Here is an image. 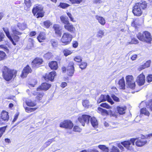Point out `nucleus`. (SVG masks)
Returning <instances> with one entry per match:
<instances>
[{"mask_svg":"<svg viewBox=\"0 0 152 152\" xmlns=\"http://www.w3.org/2000/svg\"><path fill=\"white\" fill-rule=\"evenodd\" d=\"M56 75V72L54 71L48 74H46L44 78L46 80H53L54 77Z\"/></svg>","mask_w":152,"mask_h":152,"instance_id":"12","label":"nucleus"},{"mask_svg":"<svg viewBox=\"0 0 152 152\" xmlns=\"http://www.w3.org/2000/svg\"><path fill=\"white\" fill-rule=\"evenodd\" d=\"M107 100L111 104L114 103V102L112 101L110 96L109 95H101L98 99L97 100V103H99L102 102H103Z\"/></svg>","mask_w":152,"mask_h":152,"instance_id":"8","label":"nucleus"},{"mask_svg":"<svg viewBox=\"0 0 152 152\" xmlns=\"http://www.w3.org/2000/svg\"><path fill=\"white\" fill-rule=\"evenodd\" d=\"M53 28L55 31V33L61 36V28L60 26L58 24H55L53 26Z\"/></svg>","mask_w":152,"mask_h":152,"instance_id":"23","label":"nucleus"},{"mask_svg":"<svg viewBox=\"0 0 152 152\" xmlns=\"http://www.w3.org/2000/svg\"><path fill=\"white\" fill-rule=\"evenodd\" d=\"M49 66L51 69L56 70L58 68L57 62L52 61L49 63Z\"/></svg>","mask_w":152,"mask_h":152,"instance_id":"25","label":"nucleus"},{"mask_svg":"<svg viewBox=\"0 0 152 152\" xmlns=\"http://www.w3.org/2000/svg\"><path fill=\"white\" fill-rule=\"evenodd\" d=\"M147 81L148 83H150L152 81V75H149L147 77Z\"/></svg>","mask_w":152,"mask_h":152,"instance_id":"59","label":"nucleus"},{"mask_svg":"<svg viewBox=\"0 0 152 152\" xmlns=\"http://www.w3.org/2000/svg\"><path fill=\"white\" fill-rule=\"evenodd\" d=\"M64 27L66 30L72 33L74 32L75 30V28L73 25L70 24L69 23L66 25H64Z\"/></svg>","mask_w":152,"mask_h":152,"instance_id":"19","label":"nucleus"},{"mask_svg":"<svg viewBox=\"0 0 152 152\" xmlns=\"http://www.w3.org/2000/svg\"><path fill=\"white\" fill-rule=\"evenodd\" d=\"M100 105L101 107L107 109H110L111 107L106 103H102L100 104Z\"/></svg>","mask_w":152,"mask_h":152,"instance_id":"47","label":"nucleus"},{"mask_svg":"<svg viewBox=\"0 0 152 152\" xmlns=\"http://www.w3.org/2000/svg\"><path fill=\"white\" fill-rule=\"evenodd\" d=\"M78 43L76 41H74L73 44V46L75 48H77L78 46Z\"/></svg>","mask_w":152,"mask_h":152,"instance_id":"64","label":"nucleus"},{"mask_svg":"<svg viewBox=\"0 0 152 152\" xmlns=\"http://www.w3.org/2000/svg\"><path fill=\"white\" fill-rule=\"evenodd\" d=\"M17 27L21 30H24L26 28V25L25 23H18L17 24Z\"/></svg>","mask_w":152,"mask_h":152,"instance_id":"30","label":"nucleus"},{"mask_svg":"<svg viewBox=\"0 0 152 152\" xmlns=\"http://www.w3.org/2000/svg\"><path fill=\"white\" fill-rule=\"evenodd\" d=\"M96 19L98 20V22L102 25L104 26L105 24V20L103 17L100 16L98 15H96L95 16Z\"/></svg>","mask_w":152,"mask_h":152,"instance_id":"22","label":"nucleus"},{"mask_svg":"<svg viewBox=\"0 0 152 152\" xmlns=\"http://www.w3.org/2000/svg\"><path fill=\"white\" fill-rule=\"evenodd\" d=\"M45 39V34L43 32L40 33L37 37V39L40 42H43Z\"/></svg>","mask_w":152,"mask_h":152,"instance_id":"27","label":"nucleus"},{"mask_svg":"<svg viewBox=\"0 0 152 152\" xmlns=\"http://www.w3.org/2000/svg\"><path fill=\"white\" fill-rule=\"evenodd\" d=\"M141 113L144 114L145 115L149 116L150 114L149 112L146 110L145 108H143L141 110Z\"/></svg>","mask_w":152,"mask_h":152,"instance_id":"42","label":"nucleus"},{"mask_svg":"<svg viewBox=\"0 0 152 152\" xmlns=\"http://www.w3.org/2000/svg\"><path fill=\"white\" fill-rule=\"evenodd\" d=\"M50 42L52 46L53 47H56L57 46L58 43L54 39H51Z\"/></svg>","mask_w":152,"mask_h":152,"instance_id":"48","label":"nucleus"},{"mask_svg":"<svg viewBox=\"0 0 152 152\" xmlns=\"http://www.w3.org/2000/svg\"><path fill=\"white\" fill-rule=\"evenodd\" d=\"M136 140V138H132L129 141H125L121 142V144L127 149L131 151H134V143Z\"/></svg>","mask_w":152,"mask_h":152,"instance_id":"4","label":"nucleus"},{"mask_svg":"<svg viewBox=\"0 0 152 152\" xmlns=\"http://www.w3.org/2000/svg\"><path fill=\"white\" fill-rule=\"evenodd\" d=\"M31 71V69L28 65L25 67L22 71V73L21 75V77L24 78L26 77L27 75Z\"/></svg>","mask_w":152,"mask_h":152,"instance_id":"14","label":"nucleus"},{"mask_svg":"<svg viewBox=\"0 0 152 152\" xmlns=\"http://www.w3.org/2000/svg\"><path fill=\"white\" fill-rule=\"evenodd\" d=\"M0 48L4 49L5 51L8 52L9 51V50L8 48L5 46L4 45H0Z\"/></svg>","mask_w":152,"mask_h":152,"instance_id":"62","label":"nucleus"},{"mask_svg":"<svg viewBox=\"0 0 152 152\" xmlns=\"http://www.w3.org/2000/svg\"><path fill=\"white\" fill-rule=\"evenodd\" d=\"M118 112L120 114H124L125 113L126 107L125 106H118L117 107Z\"/></svg>","mask_w":152,"mask_h":152,"instance_id":"26","label":"nucleus"},{"mask_svg":"<svg viewBox=\"0 0 152 152\" xmlns=\"http://www.w3.org/2000/svg\"><path fill=\"white\" fill-rule=\"evenodd\" d=\"M5 37L4 34L2 32H0V42L3 41Z\"/></svg>","mask_w":152,"mask_h":152,"instance_id":"61","label":"nucleus"},{"mask_svg":"<svg viewBox=\"0 0 152 152\" xmlns=\"http://www.w3.org/2000/svg\"><path fill=\"white\" fill-rule=\"evenodd\" d=\"M12 32L15 35H20L22 34L21 33L18 31L15 26H12L11 28Z\"/></svg>","mask_w":152,"mask_h":152,"instance_id":"36","label":"nucleus"},{"mask_svg":"<svg viewBox=\"0 0 152 152\" xmlns=\"http://www.w3.org/2000/svg\"><path fill=\"white\" fill-rule=\"evenodd\" d=\"M137 56L136 54L133 55L131 57V59L132 61L136 60L137 58Z\"/></svg>","mask_w":152,"mask_h":152,"instance_id":"63","label":"nucleus"},{"mask_svg":"<svg viewBox=\"0 0 152 152\" xmlns=\"http://www.w3.org/2000/svg\"><path fill=\"white\" fill-rule=\"evenodd\" d=\"M6 56L5 53L2 51H0V61L3 60Z\"/></svg>","mask_w":152,"mask_h":152,"instance_id":"45","label":"nucleus"},{"mask_svg":"<svg viewBox=\"0 0 152 152\" xmlns=\"http://www.w3.org/2000/svg\"><path fill=\"white\" fill-rule=\"evenodd\" d=\"M119 86L121 89H124L125 88V84L124 77L121 79L118 82Z\"/></svg>","mask_w":152,"mask_h":152,"instance_id":"28","label":"nucleus"},{"mask_svg":"<svg viewBox=\"0 0 152 152\" xmlns=\"http://www.w3.org/2000/svg\"><path fill=\"white\" fill-rule=\"evenodd\" d=\"M54 141V138L48 140L47 142L45 143L44 145L40 148V151H42L45 148L49 146L52 142Z\"/></svg>","mask_w":152,"mask_h":152,"instance_id":"24","label":"nucleus"},{"mask_svg":"<svg viewBox=\"0 0 152 152\" xmlns=\"http://www.w3.org/2000/svg\"><path fill=\"white\" fill-rule=\"evenodd\" d=\"M24 3L25 5L24 6V9L27 11L28 9L30 7L31 5V3L30 0H24Z\"/></svg>","mask_w":152,"mask_h":152,"instance_id":"34","label":"nucleus"},{"mask_svg":"<svg viewBox=\"0 0 152 152\" xmlns=\"http://www.w3.org/2000/svg\"><path fill=\"white\" fill-rule=\"evenodd\" d=\"M6 129V127L4 126L0 128V138L2 136Z\"/></svg>","mask_w":152,"mask_h":152,"instance_id":"55","label":"nucleus"},{"mask_svg":"<svg viewBox=\"0 0 152 152\" xmlns=\"http://www.w3.org/2000/svg\"><path fill=\"white\" fill-rule=\"evenodd\" d=\"M73 126V124L72 122L69 120H65L60 124V127L69 129H72Z\"/></svg>","mask_w":152,"mask_h":152,"instance_id":"9","label":"nucleus"},{"mask_svg":"<svg viewBox=\"0 0 152 152\" xmlns=\"http://www.w3.org/2000/svg\"><path fill=\"white\" fill-rule=\"evenodd\" d=\"M67 71L69 75L72 76L73 75L74 71V63L73 62H70L67 68Z\"/></svg>","mask_w":152,"mask_h":152,"instance_id":"10","label":"nucleus"},{"mask_svg":"<svg viewBox=\"0 0 152 152\" xmlns=\"http://www.w3.org/2000/svg\"><path fill=\"white\" fill-rule=\"evenodd\" d=\"M51 85L47 83H43L42 86L39 88H37V91H39L40 90L46 91L51 87Z\"/></svg>","mask_w":152,"mask_h":152,"instance_id":"18","label":"nucleus"},{"mask_svg":"<svg viewBox=\"0 0 152 152\" xmlns=\"http://www.w3.org/2000/svg\"><path fill=\"white\" fill-rule=\"evenodd\" d=\"M110 152H119L120 151L117 147L114 145L112 146L111 148H110Z\"/></svg>","mask_w":152,"mask_h":152,"instance_id":"40","label":"nucleus"},{"mask_svg":"<svg viewBox=\"0 0 152 152\" xmlns=\"http://www.w3.org/2000/svg\"><path fill=\"white\" fill-rule=\"evenodd\" d=\"M2 72L4 78L7 81H9L14 77H15L17 73L16 71L10 70L6 66L4 67Z\"/></svg>","mask_w":152,"mask_h":152,"instance_id":"1","label":"nucleus"},{"mask_svg":"<svg viewBox=\"0 0 152 152\" xmlns=\"http://www.w3.org/2000/svg\"><path fill=\"white\" fill-rule=\"evenodd\" d=\"M0 117L3 121H8L9 118L8 112L5 111H3L1 113Z\"/></svg>","mask_w":152,"mask_h":152,"instance_id":"20","label":"nucleus"},{"mask_svg":"<svg viewBox=\"0 0 152 152\" xmlns=\"http://www.w3.org/2000/svg\"><path fill=\"white\" fill-rule=\"evenodd\" d=\"M43 96V93H39L38 94H37L36 99L37 100L39 101L42 99V98Z\"/></svg>","mask_w":152,"mask_h":152,"instance_id":"54","label":"nucleus"},{"mask_svg":"<svg viewBox=\"0 0 152 152\" xmlns=\"http://www.w3.org/2000/svg\"><path fill=\"white\" fill-rule=\"evenodd\" d=\"M126 79L127 87L131 89H134L135 84L133 77L131 75H128L126 77Z\"/></svg>","mask_w":152,"mask_h":152,"instance_id":"6","label":"nucleus"},{"mask_svg":"<svg viewBox=\"0 0 152 152\" xmlns=\"http://www.w3.org/2000/svg\"><path fill=\"white\" fill-rule=\"evenodd\" d=\"M104 32L103 31L99 30L97 33V37L100 38H102L104 36Z\"/></svg>","mask_w":152,"mask_h":152,"instance_id":"51","label":"nucleus"},{"mask_svg":"<svg viewBox=\"0 0 152 152\" xmlns=\"http://www.w3.org/2000/svg\"><path fill=\"white\" fill-rule=\"evenodd\" d=\"M111 97L115 101L117 102H119V99L118 97H116L114 95H112L111 96Z\"/></svg>","mask_w":152,"mask_h":152,"instance_id":"60","label":"nucleus"},{"mask_svg":"<svg viewBox=\"0 0 152 152\" xmlns=\"http://www.w3.org/2000/svg\"><path fill=\"white\" fill-rule=\"evenodd\" d=\"M98 147L102 150L101 152H109V149L108 148L104 145H100L98 146Z\"/></svg>","mask_w":152,"mask_h":152,"instance_id":"35","label":"nucleus"},{"mask_svg":"<svg viewBox=\"0 0 152 152\" xmlns=\"http://www.w3.org/2000/svg\"><path fill=\"white\" fill-rule=\"evenodd\" d=\"M26 102L27 105L29 107H34L36 106L37 104L35 101H33L31 99L27 100Z\"/></svg>","mask_w":152,"mask_h":152,"instance_id":"33","label":"nucleus"},{"mask_svg":"<svg viewBox=\"0 0 152 152\" xmlns=\"http://www.w3.org/2000/svg\"><path fill=\"white\" fill-rule=\"evenodd\" d=\"M82 104L84 107L86 108H88L90 106L89 102L88 100H83Z\"/></svg>","mask_w":152,"mask_h":152,"instance_id":"37","label":"nucleus"},{"mask_svg":"<svg viewBox=\"0 0 152 152\" xmlns=\"http://www.w3.org/2000/svg\"><path fill=\"white\" fill-rule=\"evenodd\" d=\"M90 121L93 127L94 128H96L97 127L98 124V122L97 120L95 117L91 118Z\"/></svg>","mask_w":152,"mask_h":152,"instance_id":"29","label":"nucleus"},{"mask_svg":"<svg viewBox=\"0 0 152 152\" xmlns=\"http://www.w3.org/2000/svg\"><path fill=\"white\" fill-rule=\"evenodd\" d=\"M83 0H70V1L73 4H79Z\"/></svg>","mask_w":152,"mask_h":152,"instance_id":"49","label":"nucleus"},{"mask_svg":"<svg viewBox=\"0 0 152 152\" xmlns=\"http://www.w3.org/2000/svg\"><path fill=\"white\" fill-rule=\"evenodd\" d=\"M53 55L52 53L50 52H49L46 54H45L44 55V57L47 59H49L51 58L52 57Z\"/></svg>","mask_w":152,"mask_h":152,"instance_id":"43","label":"nucleus"},{"mask_svg":"<svg viewBox=\"0 0 152 152\" xmlns=\"http://www.w3.org/2000/svg\"><path fill=\"white\" fill-rule=\"evenodd\" d=\"M72 39L71 34L68 33H64L61 39V41L64 44V45H66L69 44Z\"/></svg>","mask_w":152,"mask_h":152,"instance_id":"5","label":"nucleus"},{"mask_svg":"<svg viewBox=\"0 0 152 152\" xmlns=\"http://www.w3.org/2000/svg\"><path fill=\"white\" fill-rule=\"evenodd\" d=\"M145 76L142 73L139 75L137 77L136 81L140 86L143 85L145 82Z\"/></svg>","mask_w":152,"mask_h":152,"instance_id":"11","label":"nucleus"},{"mask_svg":"<svg viewBox=\"0 0 152 152\" xmlns=\"http://www.w3.org/2000/svg\"><path fill=\"white\" fill-rule=\"evenodd\" d=\"M137 38L140 40L142 41H145V39L144 38V36L143 35V32L142 34L140 33H139L137 35Z\"/></svg>","mask_w":152,"mask_h":152,"instance_id":"38","label":"nucleus"},{"mask_svg":"<svg viewBox=\"0 0 152 152\" xmlns=\"http://www.w3.org/2000/svg\"><path fill=\"white\" fill-rule=\"evenodd\" d=\"M139 25V20L137 19H133L131 23L132 26L136 27Z\"/></svg>","mask_w":152,"mask_h":152,"instance_id":"41","label":"nucleus"},{"mask_svg":"<svg viewBox=\"0 0 152 152\" xmlns=\"http://www.w3.org/2000/svg\"><path fill=\"white\" fill-rule=\"evenodd\" d=\"M147 141L145 140L140 139L137 140L135 142L136 145L138 147H142L145 144Z\"/></svg>","mask_w":152,"mask_h":152,"instance_id":"21","label":"nucleus"},{"mask_svg":"<svg viewBox=\"0 0 152 152\" xmlns=\"http://www.w3.org/2000/svg\"><path fill=\"white\" fill-rule=\"evenodd\" d=\"M63 52L64 55L65 56H66L71 54L72 53V51L68 49H65L63 50Z\"/></svg>","mask_w":152,"mask_h":152,"instance_id":"39","label":"nucleus"},{"mask_svg":"<svg viewBox=\"0 0 152 152\" xmlns=\"http://www.w3.org/2000/svg\"><path fill=\"white\" fill-rule=\"evenodd\" d=\"M145 41L147 42H150L152 40L151 37L149 32L148 31H145L143 32Z\"/></svg>","mask_w":152,"mask_h":152,"instance_id":"16","label":"nucleus"},{"mask_svg":"<svg viewBox=\"0 0 152 152\" xmlns=\"http://www.w3.org/2000/svg\"><path fill=\"white\" fill-rule=\"evenodd\" d=\"M69 6L70 5L67 4L61 3L59 5V7L63 9H64L69 7Z\"/></svg>","mask_w":152,"mask_h":152,"instance_id":"44","label":"nucleus"},{"mask_svg":"<svg viewBox=\"0 0 152 152\" xmlns=\"http://www.w3.org/2000/svg\"><path fill=\"white\" fill-rule=\"evenodd\" d=\"M60 19L62 23L65 25H66L69 23L68 18L66 17L62 16L60 17Z\"/></svg>","mask_w":152,"mask_h":152,"instance_id":"32","label":"nucleus"},{"mask_svg":"<svg viewBox=\"0 0 152 152\" xmlns=\"http://www.w3.org/2000/svg\"><path fill=\"white\" fill-rule=\"evenodd\" d=\"M32 12L34 15L37 13V18H42L44 16V12L43 11V7L40 5L37 4L35 5L32 9Z\"/></svg>","mask_w":152,"mask_h":152,"instance_id":"3","label":"nucleus"},{"mask_svg":"<svg viewBox=\"0 0 152 152\" xmlns=\"http://www.w3.org/2000/svg\"><path fill=\"white\" fill-rule=\"evenodd\" d=\"M37 108H30V107H26L25 108L26 111L27 112H32L36 110Z\"/></svg>","mask_w":152,"mask_h":152,"instance_id":"52","label":"nucleus"},{"mask_svg":"<svg viewBox=\"0 0 152 152\" xmlns=\"http://www.w3.org/2000/svg\"><path fill=\"white\" fill-rule=\"evenodd\" d=\"M146 6V3L145 1L136 3L133 7V13L135 16H140L142 13L141 8L144 9Z\"/></svg>","mask_w":152,"mask_h":152,"instance_id":"2","label":"nucleus"},{"mask_svg":"<svg viewBox=\"0 0 152 152\" xmlns=\"http://www.w3.org/2000/svg\"><path fill=\"white\" fill-rule=\"evenodd\" d=\"M73 130L75 132H80L81 129L77 126H75L73 128Z\"/></svg>","mask_w":152,"mask_h":152,"instance_id":"58","label":"nucleus"},{"mask_svg":"<svg viewBox=\"0 0 152 152\" xmlns=\"http://www.w3.org/2000/svg\"><path fill=\"white\" fill-rule=\"evenodd\" d=\"M44 23L45 26L47 28H48L52 24V23L49 20H46L45 21Z\"/></svg>","mask_w":152,"mask_h":152,"instance_id":"50","label":"nucleus"},{"mask_svg":"<svg viewBox=\"0 0 152 152\" xmlns=\"http://www.w3.org/2000/svg\"><path fill=\"white\" fill-rule=\"evenodd\" d=\"M3 30L5 32L7 36L12 42L13 44L14 45H16V43L14 41L11 36L10 34L8 28H3Z\"/></svg>","mask_w":152,"mask_h":152,"instance_id":"17","label":"nucleus"},{"mask_svg":"<svg viewBox=\"0 0 152 152\" xmlns=\"http://www.w3.org/2000/svg\"><path fill=\"white\" fill-rule=\"evenodd\" d=\"M43 61L42 58H37L34 59L32 62L33 67H38L39 65L42 64Z\"/></svg>","mask_w":152,"mask_h":152,"instance_id":"13","label":"nucleus"},{"mask_svg":"<svg viewBox=\"0 0 152 152\" xmlns=\"http://www.w3.org/2000/svg\"><path fill=\"white\" fill-rule=\"evenodd\" d=\"M151 61L150 60H148L143 65L141 66L139 69L140 70L148 67L150 66Z\"/></svg>","mask_w":152,"mask_h":152,"instance_id":"31","label":"nucleus"},{"mask_svg":"<svg viewBox=\"0 0 152 152\" xmlns=\"http://www.w3.org/2000/svg\"><path fill=\"white\" fill-rule=\"evenodd\" d=\"M90 116L86 115H83L79 116L78 118L79 121L83 126H85V123L88 124L89 121Z\"/></svg>","mask_w":152,"mask_h":152,"instance_id":"7","label":"nucleus"},{"mask_svg":"<svg viewBox=\"0 0 152 152\" xmlns=\"http://www.w3.org/2000/svg\"><path fill=\"white\" fill-rule=\"evenodd\" d=\"M87 66V63L86 62H83L80 65V67L81 69H83L86 68Z\"/></svg>","mask_w":152,"mask_h":152,"instance_id":"53","label":"nucleus"},{"mask_svg":"<svg viewBox=\"0 0 152 152\" xmlns=\"http://www.w3.org/2000/svg\"><path fill=\"white\" fill-rule=\"evenodd\" d=\"M98 112L99 113H101L103 115H112V111L110 110L107 111L106 110L103 109L101 107H99L98 108Z\"/></svg>","mask_w":152,"mask_h":152,"instance_id":"15","label":"nucleus"},{"mask_svg":"<svg viewBox=\"0 0 152 152\" xmlns=\"http://www.w3.org/2000/svg\"><path fill=\"white\" fill-rule=\"evenodd\" d=\"M74 60L77 62H80L81 61L82 59L80 56H77L74 58Z\"/></svg>","mask_w":152,"mask_h":152,"instance_id":"56","label":"nucleus"},{"mask_svg":"<svg viewBox=\"0 0 152 152\" xmlns=\"http://www.w3.org/2000/svg\"><path fill=\"white\" fill-rule=\"evenodd\" d=\"M138 43V40L136 38H134L132 39L131 41L127 43V44H136Z\"/></svg>","mask_w":152,"mask_h":152,"instance_id":"46","label":"nucleus"},{"mask_svg":"<svg viewBox=\"0 0 152 152\" xmlns=\"http://www.w3.org/2000/svg\"><path fill=\"white\" fill-rule=\"evenodd\" d=\"M67 14L69 18L71 21L74 22L75 21V20L74 19V18L73 17L72 15L70 13L68 12L67 13Z\"/></svg>","mask_w":152,"mask_h":152,"instance_id":"57","label":"nucleus"}]
</instances>
